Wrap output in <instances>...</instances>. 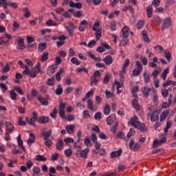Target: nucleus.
<instances>
[{"label": "nucleus", "instance_id": "f257e3e1", "mask_svg": "<svg viewBox=\"0 0 176 176\" xmlns=\"http://www.w3.org/2000/svg\"><path fill=\"white\" fill-rule=\"evenodd\" d=\"M130 123L133 127H135V129H139L140 131H145L146 129L145 124L138 122V117H137V116H133V117L131 118V122H129V124H130Z\"/></svg>", "mask_w": 176, "mask_h": 176}, {"label": "nucleus", "instance_id": "f03ea898", "mask_svg": "<svg viewBox=\"0 0 176 176\" xmlns=\"http://www.w3.org/2000/svg\"><path fill=\"white\" fill-rule=\"evenodd\" d=\"M89 148H85L84 150L82 149H78L76 152V157H82V159H87V153H89Z\"/></svg>", "mask_w": 176, "mask_h": 176}, {"label": "nucleus", "instance_id": "7ed1b4c3", "mask_svg": "<svg viewBox=\"0 0 176 176\" xmlns=\"http://www.w3.org/2000/svg\"><path fill=\"white\" fill-rule=\"evenodd\" d=\"M149 116H151V122H156V120H159V111L157 110H155L153 112L152 114H151V113H148L147 114V117L149 118Z\"/></svg>", "mask_w": 176, "mask_h": 176}, {"label": "nucleus", "instance_id": "20e7f679", "mask_svg": "<svg viewBox=\"0 0 176 176\" xmlns=\"http://www.w3.org/2000/svg\"><path fill=\"white\" fill-rule=\"evenodd\" d=\"M171 23H173V20L171 19V18L168 17L164 19L163 20L162 30H167V28H168L171 25Z\"/></svg>", "mask_w": 176, "mask_h": 176}, {"label": "nucleus", "instance_id": "39448f33", "mask_svg": "<svg viewBox=\"0 0 176 176\" xmlns=\"http://www.w3.org/2000/svg\"><path fill=\"white\" fill-rule=\"evenodd\" d=\"M129 148L131 151H133V152H135L136 151H138V149L140 148V146L138 145V144L135 143L134 139H131L129 142Z\"/></svg>", "mask_w": 176, "mask_h": 176}, {"label": "nucleus", "instance_id": "423d86ee", "mask_svg": "<svg viewBox=\"0 0 176 176\" xmlns=\"http://www.w3.org/2000/svg\"><path fill=\"white\" fill-rule=\"evenodd\" d=\"M70 26H65L67 31L69 33V36H74V30L76 29V27L72 23V22H69Z\"/></svg>", "mask_w": 176, "mask_h": 176}, {"label": "nucleus", "instance_id": "0eeeda50", "mask_svg": "<svg viewBox=\"0 0 176 176\" xmlns=\"http://www.w3.org/2000/svg\"><path fill=\"white\" fill-rule=\"evenodd\" d=\"M56 68H57V65H53L50 66L47 70V75L52 76L56 72Z\"/></svg>", "mask_w": 176, "mask_h": 176}, {"label": "nucleus", "instance_id": "6e6552de", "mask_svg": "<svg viewBox=\"0 0 176 176\" xmlns=\"http://www.w3.org/2000/svg\"><path fill=\"white\" fill-rule=\"evenodd\" d=\"M58 39H59L60 41L56 43V46L57 47H61L63 45H65V39H67V38L65 37V35H61L58 37Z\"/></svg>", "mask_w": 176, "mask_h": 176}, {"label": "nucleus", "instance_id": "1a4fd4ad", "mask_svg": "<svg viewBox=\"0 0 176 176\" xmlns=\"http://www.w3.org/2000/svg\"><path fill=\"white\" fill-rule=\"evenodd\" d=\"M70 8H76V9H82L83 5L80 2L74 3L73 1L69 2Z\"/></svg>", "mask_w": 176, "mask_h": 176}, {"label": "nucleus", "instance_id": "9d476101", "mask_svg": "<svg viewBox=\"0 0 176 176\" xmlns=\"http://www.w3.org/2000/svg\"><path fill=\"white\" fill-rule=\"evenodd\" d=\"M37 122L41 124H45V123H49V117L42 116L38 118Z\"/></svg>", "mask_w": 176, "mask_h": 176}, {"label": "nucleus", "instance_id": "9b49d317", "mask_svg": "<svg viewBox=\"0 0 176 176\" xmlns=\"http://www.w3.org/2000/svg\"><path fill=\"white\" fill-rule=\"evenodd\" d=\"M169 114V109L164 111L160 116V122H164L166 120V118H167V116H168Z\"/></svg>", "mask_w": 176, "mask_h": 176}, {"label": "nucleus", "instance_id": "f8f14e48", "mask_svg": "<svg viewBox=\"0 0 176 176\" xmlns=\"http://www.w3.org/2000/svg\"><path fill=\"white\" fill-rule=\"evenodd\" d=\"M115 120H116V116H115V114L110 115L107 119V124L109 126H111V124H113V122H115Z\"/></svg>", "mask_w": 176, "mask_h": 176}, {"label": "nucleus", "instance_id": "ddd939ff", "mask_svg": "<svg viewBox=\"0 0 176 176\" xmlns=\"http://www.w3.org/2000/svg\"><path fill=\"white\" fill-rule=\"evenodd\" d=\"M103 61L106 65H111L113 63V59L111 55H108L103 59Z\"/></svg>", "mask_w": 176, "mask_h": 176}, {"label": "nucleus", "instance_id": "4468645a", "mask_svg": "<svg viewBox=\"0 0 176 176\" xmlns=\"http://www.w3.org/2000/svg\"><path fill=\"white\" fill-rule=\"evenodd\" d=\"M30 138H29L27 141L28 145H32L35 142V140H36V137H35V135L33 133H31L30 134Z\"/></svg>", "mask_w": 176, "mask_h": 176}, {"label": "nucleus", "instance_id": "2eb2a0df", "mask_svg": "<svg viewBox=\"0 0 176 176\" xmlns=\"http://www.w3.org/2000/svg\"><path fill=\"white\" fill-rule=\"evenodd\" d=\"M132 105L134 107L135 109H136L137 111L141 110V106L140 105V103L138 102V99L134 98L132 100Z\"/></svg>", "mask_w": 176, "mask_h": 176}, {"label": "nucleus", "instance_id": "dca6fc26", "mask_svg": "<svg viewBox=\"0 0 176 176\" xmlns=\"http://www.w3.org/2000/svg\"><path fill=\"white\" fill-rule=\"evenodd\" d=\"M56 146L58 151H63L64 149V142H63V140H58Z\"/></svg>", "mask_w": 176, "mask_h": 176}, {"label": "nucleus", "instance_id": "f3484780", "mask_svg": "<svg viewBox=\"0 0 176 176\" xmlns=\"http://www.w3.org/2000/svg\"><path fill=\"white\" fill-rule=\"evenodd\" d=\"M130 31V28L128 26H124L122 30V33L123 38H128L129 37V32Z\"/></svg>", "mask_w": 176, "mask_h": 176}, {"label": "nucleus", "instance_id": "a211bd4d", "mask_svg": "<svg viewBox=\"0 0 176 176\" xmlns=\"http://www.w3.org/2000/svg\"><path fill=\"white\" fill-rule=\"evenodd\" d=\"M66 131H67L68 134H74L75 131V125L69 124L65 127Z\"/></svg>", "mask_w": 176, "mask_h": 176}, {"label": "nucleus", "instance_id": "6ab92c4d", "mask_svg": "<svg viewBox=\"0 0 176 176\" xmlns=\"http://www.w3.org/2000/svg\"><path fill=\"white\" fill-rule=\"evenodd\" d=\"M17 142H18V145L20 148H21L22 151H23L24 152H25V147H24V146L23 145V140H21V135H19L17 137Z\"/></svg>", "mask_w": 176, "mask_h": 176}, {"label": "nucleus", "instance_id": "aec40b11", "mask_svg": "<svg viewBox=\"0 0 176 176\" xmlns=\"http://www.w3.org/2000/svg\"><path fill=\"white\" fill-rule=\"evenodd\" d=\"M41 136L43 137V140H49V138L52 136V129H50L47 132H42Z\"/></svg>", "mask_w": 176, "mask_h": 176}, {"label": "nucleus", "instance_id": "412c9836", "mask_svg": "<svg viewBox=\"0 0 176 176\" xmlns=\"http://www.w3.org/2000/svg\"><path fill=\"white\" fill-rule=\"evenodd\" d=\"M18 45L19 50H24V49H25V45H24V38H20L18 41Z\"/></svg>", "mask_w": 176, "mask_h": 176}, {"label": "nucleus", "instance_id": "4be33fe9", "mask_svg": "<svg viewBox=\"0 0 176 176\" xmlns=\"http://www.w3.org/2000/svg\"><path fill=\"white\" fill-rule=\"evenodd\" d=\"M171 85L176 86V81H173L171 80H168L166 82L163 83L162 87L166 89V87H167V86H171Z\"/></svg>", "mask_w": 176, "mask_h": 176}, {"label": "nucleus", "instance_id": "5701e85b", "mask_svg": "<svg viewBox=\"0 0 176 176\" xmlns=\"http://www.w3.org/2000/svg\"><path fill=\"white\" fill-rule=\"evenodd\" d=\"M142 35L143 36V39L144 42H146L147 43H149L151 42V40L149 39V37L148 36V32L146 30H143L142 32Z\"/></svg>", "mask_w": 176, "mask_h": 176}, {"label": "nucleus", "instance_id": "b1692460", "mask_svg": "<svg viewBox=\"0 0 176 176\" xmlns=\"http://www.w3.org/2000/svg\"><path fill=\"white\" fill-rule=\"evenodd\" d=\"M6 130L9 131V133H13L14 130V126L10 122H6Z\"/></svg>", "mask_w": 176, "mask_h": 176}, {"label": "nucleus", "instance_id": "393cba45", "mask_svg": "<svg viewBox=\"0 0 176 176\" xmlns=\"http://www.w3.org/2000/svg\"><path fill=\"white\" fill-rule=\"evenodd\" d=\"M122 155V149H119L117 151H113L111 153V159H113V157H118Z\"/></svg>", "mask_w": 176, "mask_h": 176}, {"label": "nucleus", "instance_id": "a878e982", "mask_svg": "<svg viewBox=\"0 0 176 176\" xmlns=\"http://www.w3.org/2000/svg\"><path fill=\"white\" fill-rule=\"evenodd\" d=\"M64 74V69H60L58 72L56 74V79L58 82L61 80V74Z\"/></svg>", "mask_w": 176, "mask_h": 176}, {"label": "nucleus", "instance_id": "bb28decb", "mask_svg": "<svg viewBox=\"0 0 176 176\" xmlns=\"http://www.w3.org/2000/svg\"><path fill=\"white\" fill-rule=\"evenodd\" d=\"M38 100L43 105H49V102H47V100H46L42 96H38Z\"/></svg>", "mask_w": 176, "mask_h": 176}, {"label": "nucleus", "instance_id": "cd10ccee", "mask_svg": "<svg viewBox=\"0 0 176 176\" xmlns=\"http://www.w3.org/2000/svg\"><path fill=\"white\" fill-rule=\"evenodd\" d=\"M49 58V52H43L41 58V61L43 63H45V61H47Z\"/></svg>", "mask_w": 176, "mask_h": 176}, {"label": "nucleus", "instance_id": "c85d7f7f", "mask_svg": "<svg viewBox=\"0 0 176 176\" xmlns=\"http://www.w3.org/2000/svg\"><path fill=\"white\" fill-rule=\"evenodd\" d=\"M95 32H96L95 33L96 41H100V39H101V36L102 34V30H101V29H98V30H96Z\"/></svg>", "mask_w": 176, "mask_h": 176}, {"label": "nucleus", "instance_id": "c756f323", "mask_svg": "<svg viewBox=\"0 0 176 176\" xmlns=\"http://www.w3.org/2000/svg\"><path fill=\"white\" fill-rule=\"evenodd\" d=\"M146 12H147V17H148V19H151V17H152V16H153V8L152 7H147L146 8Z\"/></svg>", "mask_w": 176, "mask_h": 176}, {"label": "nucleus", "instance_id": "7c9ffc66", "mask_svg": "<svg viewBox=\"0 0 176 176\" xmlns=\"http://www.w3.org/2000/svg\"><path fill=\"white\" fill-rule=\"evenodd\" d=\"M35 120H34L33 118H30L28 117L26 118V122L28 124H31L32 126H34V127H36V125L35 124Z\"/></svg>", "mask_w": 176, "mask_h": 176}, {"label": "nucleus", "instance_id": "2f4dec72", "mask_svg": "<svg viewBox=\"0 0 176 176\" xmlns=\"http://www.w3.org/2000/svg\"><path fill=\"white\" fill-rule=\"evenodd\" d=\"M47 44L46 43H41L38 45V51L40 52H43L46 49Z\"/></svg>", "mask_w": 176, "mask_h": 176}, {"label": "nucleus", "instance_id": "473e14b6", "mask_svg": "<svg viewBox=\"0 0 176 176\" xmlns=\"http://www.w3.org/2000/svg\"><path fill=\"white\" fill-rule=\"evenodd\" d=\"M63 87H61V85H58L56 90L55 91L56 96H61V94H63Z\"/></svg>", "mask_w": 176, "mask_h": 176}, {"label": "nucleus", "instance_id": "72a5a7b5", "mask_svg": "<svg viewBox=\"0 0 176 176\" xmlns=\"http://www.w3.org/2000/svg\"><path fill=\"white\" fill-rule=\"evenodd\" d=\"M143 76L144 78V82L149 83V82H151V77H149V74H148V72H144Z\"/></svg>", "mask_w": 176, "mask_h": 176}, {"label": "nucleus", "instance_id": "f704fd0d", "mask_svg": "<svg viewBox=\"0 0 176 176\" xmlns=\"http://www.w3.org/2000/svg\"><path fill=\"white\" fill-rule=\"evenodd\" d=\"M151 89L148 88V87H144L142 91V94H144V97H148L149 96V92L151 91Z\"/></svg>", "mask_w": 176, "mask_h": 176}, {"label": "nucleus", "instance_id": "c9c22d12", "mask_svg": "<svg viewBox=\"0 0 176 176\" xmlns=\"http://www.w3.org/2000/svg\"><path fill=\"white\" fill-rule=\"evenodd\" d=\"M24 17L28 19L31 16V12H30V9L28 8H23Z\"/></svg>", "mask_w": 176, "mask_h": 176}, {"label": "nucleus", "instance_id": "e433bc0d", "mask_svg": "<svg viewBox=\"0 0 176 176\" xmlns=\"http://www.w3.org/2000/svg\"><path fill=\"white\" fill-rule=\"evenodd\" d=\"M33 72L34 74L37 75V74H39L41 72V63H37L36 66L34 67Z\"/></svg>", "mask_w": 176, "mask_h": 176}, {"label": "nucleus", "instance_id": "4c0bfd02", "mask_svg": "<svg viewBox=\"0 0 176 176\" xmlns=\"http://www.w3.org/2000/svg\"><path fill=\"white\" fill-rule=\"evenodd\" d=\"M104 113L106 116H108L109 113H111V106H109V104H106L104 106Z\"/></svg>", "mask_w": 176, "mask_h": 176}, {"label": "nucleus", "instance_id": "58836bf2", "mask_svg": "<svg viewBox=\"0 0 176 176\" xmlns=\"http://www.w3.org/2000/svg\"><path fill=\"white\" fill-rule=\"evenodd\" d=\"M10 96L12 100H17V94H16L14 89H12L10 91Z\"/></svg>", "mask_w": 176, "mask_h": 176}, {"label": "nucleus", "instance_id": "ea45409f", "mask_svg": "<svg viewBox=\"0 0 176 176\" xmlns=\"http://www.w3.org/2000/svg\"><path fill=\"white\" fill-rule=\"evenodd\" d=\"M118 126H119V123L116 122L111 128L110 131H112L113 134H116V131H118Z\"/></svg>", "mask_w": 176, "mask_h": 176}, {"label": "nucleus", "instance_id": "a19ab883", "mask_svg": "<svg viewBox=\"0 0 176 176\" xmlns=\"http://www.w3.org/2000/svg\"><path fill=\"white\" fill-rule=\"evenodd\" d=\"M36 160H37V162H46L47 160V158L43 157V155H38L36 157Z\"/></svg>", "mask_w": 176, "mask_h": 176}, {"label": "nucleus", "instance_id": "79ce46f5", "mask_svg": "<svg viewBox=\"0 0 176 176\" xmlns=\"http://www.w3.org/2000/svg\"><path fill=\"white\" fill-rule=\"evenodd\" d=\"M168 72H169L168 68H166L163 71V72L162 74V78L163 80H166V79L167 78V74H168Z\"/></svg>", "mask_w": 176, "mask_h": 176}, {"label": "nucleus", "instance_id": "37998d69", "mask_svg": "<svg viewBox=\"0 0 176 176\" xmlns=\"http://www.w3.org/2000/svg\"><path fill=\"white\" fill-rule=\"evenodd\" d=\"M46 83L47 86H54V76L52 78H48Z\"/></svg>", "mask_w": 176, "mask_h": 176}, {"label": "nucleus", "instance_id": "c03bdc74", "mask_svg": "<svg viewBox=\"0 0 176 176\" xmlns=\"http://www.w3.org/2000/svg\"><path fill=\"white\" fill-rule=\"evenodd\" d=\"M98 83V80H97V78L96 77L91 76L90 85L93 86V85H94V86H96V85H97Z\"/></svg>", "mask_w": 176, "mask_h": 176}, {"label": "nucleus", "instance_id": "a18cd8bd", "mask_svg": "<svg viewBox=\"0 0 176 176\" xmlns=\"http://www.w3.org/2000/svg\"><path fill=\"white\" fill-rule=\"evenodd\" d=\"M57 112H58L57 108H54L52 112L50 113L51 118H53V119H56L57 116Z\"/></svg>", "mask_w": 176, "mask_h": 176}, {"label": "nucleus", "instance_id": "49530a36", "mask_svg": "<svg viewBox=\"0 0 176 176\" xmlns=\"http://www.w3.org/2000/svg\"><path fill=\"white\" fill-rule=\"evenodd\" d=\"M165 54V58H166L167 61H168V63H170V61H171V52H164Z\"/></svg>", "mask_w": 176, "mask_h": 176}, {"label": "nucleus", "instance_id": "de8ad7c7", "mask_svg": "<svg viewBox=\"0 0 176 176\" xmlns=\"http://www.w3.org/2000/svg\"><path fill=\"white\" fill-rule=\"evenodd\" d=\"M87 107L90 111H93L94 109V107H93V100L91 99H89L87 100Z\"/></svg>", "mask_w": 176, "mask_h": 176}, {"label": "nucleus", "instance_id": "09e8293b", "mask_svg": "<svg viewBox=\"0 0 176 176\" xmlns=\"http://www.w3.org/2000/svg\"><path fill=\"white\" fill-rule=\"evenodd\" d=\"M144 25H145V22L142 20H140L137 23V28L138 30H141Z\"/></svg>", "mask_w": 176, "mask_h": 176}, {"label": "nucleus", "instance_id": "8fccbe9b", "mask_svg": "<svg viewBox=\"0 0 176 176\" xmlns=\"http://www.w3.org/2000/svg\"><path fill=\"white\" fill-rule=\"evenodd\" d=\"M39 173H41V168L39 167L36 166L33 168V176L39 175Z\"/></svg>", "mask_w": 176, "mask_h": 176}, {"label": "nucleus", "instance_id": "3c124183", "mask_svg": "<svg viewBox=\"0 0 176 176\" xmlns=\"http://www.w3.org/2000/svg\"><path fill=\"white\" fill-rule=\"evenodd\" d=\"M111 80V77L109 76V74H106L104 79H103V84L104 85H108V82Z\"/></svg>", "mask_w": 176, "mask_h": 176}, {"label": "nucleus", "instance_id": "603ef678", "mask_svg": "<svg viewBox=\"0 0 176 176\" xmlns=\"http://www.w3.org/2000/svg\"><path fill=\"white\" fill-rule=\"evenodd\" d=\"M49 176H54L53 174H56L57 171L56 170V168L54 167H51L49 168Z\"/></svg>", "mask_w": 176, "mask_h": 176}, {"label": "nucleus", "instance_id": "864d4df0", "mask_svg": "<svg viewBox=\"0 0 176 176\" xmlns=\"http://www.w3.org/2000/svg\"><path fill=\"white\" fill-rule=\"evenodd\" d=\"M127 42H129V40H127V38H124L120 43L119 45L120 47L126 46L127 45Z\"/></svg>", "mask_w": 176, "mask_h": 176}, {"label": "nucleus", "instance_id": "5fc2aeb1", "mask_svg": "<svg viewBox=\"0 0 176 176\" xmlns=\"http://www.w3.org/2000/svg\"><path fill=\"white\" fill-rule=\"evenodd\" d=\"M10 71V65L6 63V66L3 67L2 72H9Z\"/></svg>", "mask_w": 176, "mask_h": 176}, {"label": "nucleus", "instance_id": "6e6d98bb", "mask_svg": "<svg viewBox=\"0 0 176 176\" xmlns=\"http://www.w3.org/2000/svg\"><path fill=\"white\" fill-rule=\"evenodd\" d=\"M134 134H135V131H134V129H131L126 137L127 138H131Z\"/></svg>", "mask_w": 176, "mask_h": 176}, {"label": "nucleus", "instance_id": "4d7b16f0", "mask_svg": "<svg viewBox=\"0 0 176 176\" xmlns=\"http://www.w3.org/2000/svg\"><path fill=\"white\" fill-rule=\"evenodd\" d=\"M14 90H16V93H19V94H21V96H23V94H24V91L20 87H15Z\"/></svg>", "mask_w": 176, "mask_h": 176}, {"label": "nucleus", "instance_id": "13d9d810", "mask_svg": "<svg viewBox=\"0 0 176 176\" xmlns=\"http://www.w3.org/2000/svg\"><path fill=\"white\" fill-rule=\"evenodd\" d=\"M45 144L46 145V146H48V148H50V146H52V145L53 144V141H52V140L50 139H47V140H44Z\"/></svg>", "mask_w": 176, "mask_h": 176}, {"label": "nucleus", "instance_id": "bf43d9fd", "mask_svg": "<svg viewBox=\"0 0 176 176\" xmlns=\"http://www.w3.org/2000/svg\"><path fill=\"white\" fill-rule=\"evenodd\" d=\"M65 155L67 157H71L72 156V149H66L65 151Z\"/></svg>", "mask_w": 176, "mask_h": 176}, {"label": "nucleus", "instance_id": "052dcab7", "mask_svg": "<svg viewBox=\"0 0 176 176\" xmlns=\"http://www.w3.org/2000/svg\"><path fill=\"white\" fill-rule=\"evenodd\" d=\"M5 37H0V45H4V46H8L9 45V41H4Z\"/></svg>", "mask_w": 176, "mask_h": 176}, {"label": "nucleus", "instance_id": "680f3d73", "mask_svg": "<svg viewBox=\"0 0 176 176\" xmlns=\"http://www.w3.org/2000/svg\"><path fill=\"white\" fill-rule=\"evenodd\" d=\"M136 67H137L136 69L142 72V64H141V62L138 60L136 61Z\"/></svg>", "mask_w": 176, "mask_h": 176}, {"label": "nucleus", "instance_id": "e2e57ef3", "mask_svg": "<svg viewBox=\"0 0 176 176\" xmlns=\"http://www.w3.org/2000/svg\"><path fill=\"white\" fill-rule=\"evenodd\" d=\"M27 41H28V45H31V43H32V42H35V38L32 36H28Z\"/></svg>", "mask_w": 176, "mask_h": 176}, {"label": "nucleus", "instance_id": "0e129e2a", "mask_svg": "<svg viewBox=\"0 0 176 176\" xmlns=\"http://www.w3.org/2000/svg\"><path fill=\"white\" fill-rule=\"evenodd\" d=\"M26 166H27V168H28L29 170H31V168L32 167V166H34V162H32V161L31 160H28L26 162Z\"/></svg>", "mask_w": 176, "mask_h": 176}, {"label": "nucleus", "instance_id": "69168bd1", "mask_svg": "<svg viewBox=\"0 0 176 176\" xmlns=\"http://www.w3.org/2000/svg\"><path fill=\"white\" fill-rule=\"evenodd\" d=\"M18 124L19 126H25L27 124V122H25V121H23V117H21L19 119Z\"/></svg>", "mask_w": 176, "mask_h": 176}, {"label": "nucleus", "instance_id": "338daca9", "mask_svg": "<svg viewBox=\"0 0 176 176\" xmlns=\"http://www.w3.org/2000/svg\"><path fill=\"white\" fill-rule=\"evenodd\" d=\"M64 142H65L66 145L67 144H72V142H74V139L72 138H67L64 139Z\"/></svg>", "mask_w": 176, "mask_h": 176}, {"label": "nucleus", "instance_id": "774afa93", "mask_svg": "<svg viewBox=\"0 0 176 176\" xmlns=\"http://www.w3.org/2000/svg\"><path fill=\"white\" fill-rule=\"evenodd\" d=\"M91 140L92 142H94V144L97 142V135H96V133H92L91 135Z\"/></svg>", "mask_w": 176, "mask_h": 176}]
</instances>
